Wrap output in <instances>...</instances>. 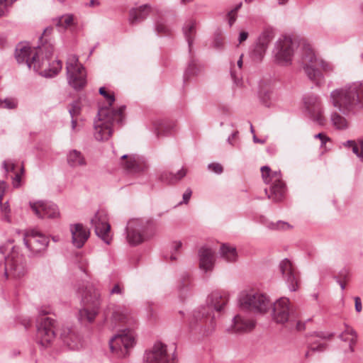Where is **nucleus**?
Here are the masks:
<instances>
[{
	"mask_svg": "<svg viewBox=\"0 0 363 363\" xmlns=\"http://www.w3.org/2000/svg\"><path fill=\"white\" fill-rule=\"evenodd\" d=\"M203 70V67L197 63L195 60L189 62L188 67L184 72V79L187 80L190 77L196 75Z\"/></svg>",
	"mask_w": 363,
	"mask_h": 363,
	"instance_id": "58836bf2",
	"label": "nucleus"
},
{
	"mask_svg": "<svg viewBox=\"0 0 363 363\" xmlns=\"http://www.w3.org/2000/svg\"><path fill=\"white\" fill-rule=\"evenodd\" d=\"M99 92L107 100L108 106H111L115 101L114 95L113 94L107 92L104 87H101L99 90Z\"/></svg>",
	"mask_w": 363,
	"mask_h": 363,
	"instance_id": "de8ad7c7",
	"label": "nucleus"
},
{
	"mask_svg": "<svg viewBox=\"0 0 363 363\" xmlns=\"http://www.w3.org/2000/svg\"><path fill=\"white\" fill-rule=\"evenodd\" d=\"M239 302L242 308L260 313L266 312L271 306L269 298L264 294L254 291L242 293Z\"/></svg>",
	"mask_w": 363,
	"mask_h": 363,
	"instance_id": "f8f14e48",
	"label": "nucleus"
},
{
	"mask_svg": "<svg viewBox=\"0 0 363 363\" xmlns=\"http://www.w3.org/2000/svg\"><path fill=\"white\" fill-rule=\"evenodd\" d=\"M121 106L118 110L113 111L109 108H101L98 111V121L94 122V137L97 140H108L112 135V125L114 123L121 124L124 119L123 110Z\"/></svg>",
	"mask_w": 363,
	"mask_h": 363,
	"instance_id": "7ed1b4c3",
	"label": "nucleus"
},
{
	"mask_svg": "<svg viewBox=\"0 0 363 363\" xmlns=\"http://www.w3.org/2000/svg\"><path fill=\"white\" fill-rule=\"evenodd\" d=\"M317 66L320 67V72H324L326 75H330L335 71V65L329 61H326L320 58L317 62ZM323 74V73H322Z\"/></svg>",
	"mask_w": 363,
	"mask_h": 363,
	"instance_id": "ea45409f",
	"label": "nucleus"
},
{
	"mask_svg": "<svg viewBox=\"0 0 363 363\" xmlns=\"http://www.w3.org/2000/svg\"><path fill=\"white\" fill-rule=\"evenodd\" d=\"M314 138H318L320 140L321 146L324 145L329 140V138L322 133L315 135Z\"/></svg>",
	"mask_w": 363,
	"mask_h": 363,
	"instance_id": "864d4df0",
	"label": "nucleus"
},
{
	"mask_svg": "<svg viewBox=\"0 0 363 363\" xmlns=\"http://www.w3.org/2000/svg\"><path fill=\"white\" fill-rule=\"evenodd\" d=\"M66 73L68 84L74 89H82L86 83L84 67L79 63L78 56L69 55L66 61Z\"/></svg>",
	"mask_w": 363,
	"mask_h": 363,
	"instance_id": "1a4fd4ad",
	"label": "nucleus"
},
{
	"mask_svg": "<svg viewBox=\"0 0 363 363\" xmlns=\"http://www.w3.org/2000/svg\"><path fill=\"white\" fill-rule=\"evenodd\" d=\"M23 243L33 254L45 251L48 245V238L35 229H30L24 233Z\"/></svg>",
	"mask_w": 363,
	"mask_h": 363,
	"instance_id": "f3484780",
	"label": "nucleus"
},
{
	"mask_svg": "<svg viewBox=\"0 0 363 363\" xmlns=\"http://www.w3.org/2000/svg\"><path fill=\"white\" fill-rule=\"evenodd\" d=\"M242 64H243V62H242V55H241L240 58H239V60L237 62V66H236L239 70H241L242 67Z\"/></svg>",
	"mask_w": 363,
	"mask_h": 363,
	"instance_id": "774afa93",
	"label": "nucleus"
},
{
	"mask_svg": "<svg viewBox=\"0 0 363 363\" xmlns=\"http://www.w3.org/2000/svg\"><path fill=\"white\" fill-rule=\"evenodd\" d=\"M228 23H229V26L231 27L237 19V13H235V11H230L228 13Z\"/></svg>",
	"mask_w": 363,
	"mask_h": 363,
	"instance_id": "5fc2aeb1",
	"label": "nucleus"
},
{
	"mask_svg": "<svg viewBox=\"0 0 363 363\" xmlns=\"http://www.w3.org/2000/svg\"><path fill=\"white\" fill-rule=\"evenodd\" d=\"M122 164L124 167L132 172H142L146 171L149 164L147 160L141 156L136 155H123L121 156Z\"/></svg>",
	"mask_w": 363,
	"mask_h": 363,
	"instance_id": "4be33fe9",
	"label": "nucleus"
},
{
	"mask_svg": "<svg viewBox=\"0 0 363 363\" xmlns=\"http://www.w3.org/2000/svg\"><path fill=\"white\" fill-rule=\"evenodd\" d=\"M274 35V30L271 28H265L259 35L257 41V46L255 52H259V59H262L269 43Z\"/></svg>",
	"mask_w": 363,
	"mask_h": 363,
	"instance_id": "bb28decb",
	"label": "nucleus"
},
{
	"mask_svg": "<svg viewBox=\"0 0 363 363\" xmlns=\"http://www.w3.org/2000/svg\"><path fill=\"white\" fill-rule=\"evenodd\" d=\"M94 228L96 235L106 245H110L113 240L108 213L106 210L100 209L96 212L90 220Z\"/></svg>",
	"mask_w": 363,
	"mask_h": 363,
	"instance_id": "ddd939ff",
	"label": "nucleus"
},
{
	"mask_svg": "<svg viewBox=\"0 0 363 363\" xmlns=\"http://www.w3.org/2000/svg\"><path fill=\"white\" fill-rule=\"evenodd\" d=\"M340 338L345 342H349L350 351H353V345L357 342V335L356 332L350 327H347L344 332L340 335Z\"/></svg>",
	"mask_w": 363,
	"mask_h": 363,
	"instance_id": "f704fd0d",
	"label": "nucleus"
},
{
	"mask_svg": "<svg viewBox=\"0 0 363 363\" xmlns=\"http://www.w3.org/2000/svg\"><path fill=\"white\" fill-rule=\"evenodd\" d=\"M52 52H54V50ZM52 54L53 52H52L51 55H50L48 59H46L45 57V52H43L41 55L40 63L42 64V67L38 72L40 71V74L43 77H53L56 76L62 68V62L59 60H56L52 63L50 62V59L52 56Z\"/></svg>",
	"mask_w": 363,
	"mask_h": 363,
	"instance_id": "b1692460",
	"label": "nucleus"
},
{
	"mask_svg": "<svg viewBox=\"0 0 363 363\" xmlns=\"http://www.w3.org/2000/svg\"><path fill=\"white\" fill-rule=\"evenodd\" d=\"M289 227V225L288 223L281 222V221L278 222L277 224V228L286 229V228H288Z\"/></svg>",
	"mask_w": 363,
	"mask_h": 363,
	"instance_id": "69168bd1",
	"label": "nucleus"
},
{
	"mask_svg": "<svg viewBox=\"0 0 363 363\" xmlns=\"http://www.w3.org/2000/svg\"><path fill=\"white\" fill-rule=\"evenodd\" d=\"M69 231L72 235V243L78 249L82 248L90 237V230L82 223L71 224Z\"/></svg>",
	"mask_w": 363,
	"mask_h": 363,
	"instance_id": "5701e85b",
	"label": "nucleus"
},
{
	"mask_svg": "<svg viewBox=\"0 0 363 363\" xmlns=\"http://www.w3.org/2000/svg\"><path fill=\"white\" fill-rule=\"evenodd\" d=\"M184 34L188 42L189 46L191 47L193 43L194 36L196 33L195 22L190 21L187 23L183 28Z\"/></svg>",
	"mask_w": 363,
	"mask_h": 363,
	"instance_id": "4c0bfd02",
	"label": "nucleus"
},
{
	"mask_svg": "<svg viewBox=\"0 0 363 363\" xmlns=\"http://www.w3.org/2000/svg\"><path fill=\"white\" fill-rule=\"evenodd\" d=\"M298 56L308 78L317 85L324 82V74L318 69L317 62L320 58L313 45L306 40H302L298 45Z\"/></svg>",
	"mask_w": 363,
	"mask_h": 363,
	"instance_id": "20e7f679",
	"label": "nucleus"
},
{
	"mask_svg": "<svg viewBox=\"0 0 363 363\" xmlns=\"http://www.w3.org/2000/svg\"><path fill=\"white\" fill-rule=\"evenodd\" d=\"M248 35H249L248 32L245 31V30L240 31L239 33V35H238L239 43L240 44V43H243L244 41H245L247 39Z\"/></svg>",
	"mask_w": 363,
	"mask_h": 363,
	"instance_id": "6e6d98bb",
	"label": "nucleus"
},
{
	"mask_svg": "<svg viewBox=\"0 0 363 363\" xmlns=\"http://www.w3.org/2000/svg\"><path fill=\"white\" fill-rule=\"evenodd\" d=\"M199 267L208 272L213 269L214 264V252L208 247H201L199 252Z\"/></svg>",
	"mask_w": 363,
	"mask_h": 363,
	"instance_id": "cd10ccee",
	"label": "nucleus"
},
{
	"mask_svg": "<svg viewBox=\"0 0 363 363\" xmlns=\"http://www.w3.org/2000/svg\"><path fill=\"white\" fill-rule=\"evenodd\" d=\"M53 22L58 28L64 29L75 25L74 17L72 13H66L53 19Z\"/></svg>",
	"mask_w": 363,
	"mask_h": 363,
	"instance_id": "72a5a7b5",
	"label": "nucleus"
},
{
	"mask_svg": "<svg viewBox=\"0 0 363 363\" xmlns=\"http://www.w3.org/2000/svg\"><path fill=\"white\" fill-rule=\"evenodd\" d=\"M84 307L79 310L78 318L80 322L92 323L99 313L101 303L99 291L92 284H87L78 289Z\"/></svg>",
	"mask_w": 363,
	"mask_h": 363,
	"instance_id": "39448f33",
	"label": "nucleus"
},
{
	"mask_svg": "<svg viewBox=\"0 0 363 363\" xmlns=\"http://www.w3.org/2000/svg\"><path fill=\"white\" fill-rule=\"evenodd\" d=\"M135 344L134 333L129 329L120 331L109 340V346L112 352L118 357H125Z\"/></svg>",
	"mask_w": 363,
	"mask_h": 363,
	"instance_id": "9d476101",
	"label": "nucleus"
},
{
	"mask_svg": "<svg viewBox=\"0 0 363 363\" xmlns=\"http://www.w3.org/2000/svg\"><path fill=\"white\" fill-rule=\"evenodd\" d=\"M208 168L210 171L216 173L220 174L223 172V167L219 163H211L208 165Z\"/></svg>",
	"mask_w": 363,
	"mask_h": 363,
	"instance_id": "8fccbe9b",
	"label": "nucleus"
},
{
	"mask_svg": "<svg viewBox=\"0 0 363 363\" xmlns=\"http://www.w3.org/2000/svg\"><path fill=\"white\" fill-rule=\"evenodd\" d=\"M65 345L71 350H79L83 347V340L78 332L73 328H65L61 333Z\"/></svg>",
	"mask_w": 363,
	"mask_h": 363,
	"instance_id": "393cba45",
	"label": "nucleus"
},
{
	"mask_svg": "<svg viewBox=\"0 0 363 363\" xmlns=\"http://www.w3.org/2000/svg\"><path fill=\"white\" fill-rule=\"evenodd\" d=\"M255 323L252 319L238 315L233 319L232 332L244 333L252 330Z\"/></svg>",
	"mask_w": 363,
	"mask_h": 363,
	"instance_id": "c85d7f7f",
	"label": "nucleus"
},
{
	"mask_svg": "<svg viewBox=\"0 0 363 363\" xmlns=\"http://www.w3.org/2000/svg\"><path fill=\"white\" fill-rule=\"evenodd\" d=\"M155 231V227L152 220L132 218L126 225V239L130 245H138L152 236Z\"/></svg>",
	"mask_w": 363,
	"mask_h": 363,
	"instance_id": "0eeeda50",
	"label": "nucleus"
},
{
	"mask_svg": "<svg viewBox=\"0 0 363 363\" xmlns=\"http://www.w3.org/2000/svg\"><path fill=\"white\" fill-rule=\"evenodd\" d=\"M191 190L190 189H187L183 194V203H187L191 196Z\"/></svg>",
	"mask_w": 363,
	"mask_h": 363,
	"instance_id": "4d7b16f0",
	"label": "nucleus"
},
{
	"mask_svg": "<svg viewBox=\"0 0 363 363\" xmlns=\"http://www.w3.org/2000/svg\"><path fill=\"white\" fill-rule=\"evenodd\" d=\"M186 174V170L181 169L177 173H172L171 172L164 170L160 174L159 179L161 182L168 184H174L179 182L182 178Z\"/></svg>",
	"mask_w": 363,
	"mask_h": 363,
	"instance_id": "2f4dec72",
	"label": "nucleus"
},
{
	"mask_svg": "<svg viewBox=\"0 0 363 363\" xmlns=\"http://www.w3.org/2000/svg\"><path fill=\"white\" fill-rule=\"evenodd\" d=\"M53 50V43L51 40L46 41L42 45L37 48H31L24 43H19L16 49L15 57L19 64H25L34 71L38 72L42 67L40 57L43 52H45L46 59L51 55Z\"/></svg>",
	"mask_w": 363,
	"mask_h": 363,
	"instance_id": "f03ea898",
	"label": "nucleus"
},
{
	"mask_svg": "<svg viewBox=\"0 0 363 363\" xmlns=\"http://www.w3.org/2000/svg\"><path fill=\"white\" fill-rule=\"evenodd\" d=\"M182 245V244L180 241H175L172 243V248L173 250V252H172V255H170V259L172 260H174L177 259V255H175V252L180 250Z\"/></svg>",
	"mask_w": 363,
	"mask_h": 363,
	"instance_id": "09e8293b",
	"label": "nucleus"
},
{
	"mask_svg": "<svg viewBox=\"0 0 363 363\" xmlns=\"http://www.w3.org/2000/svg\"><path fill=\"white\" fill-rule=\"evenodd\" d=\"M17 0H0V18L5 16L8 8Z\"/></svg>",
	"mask_w": 363,
	"mask_h": 363,
	"instance_id": "a18cd8bd",
	"label": "nucleus"
},
{
	"mask_svg": "<svg viewBox=\"0 0 363 363\" xmlns=\"http://www.w3.org/2000/svg\"><path fill=\"white\" fill-rule=\"evenodd\" d=\"M145 363H177L173 354L168 351L167 346L160 342H156L152 348L146 352Z\"/></svg>",
	"mask_w": 363,
	"mask_h": 363,
	"instance_id": "dca6fc26",
	"label": "nucleus"
},
{
	"mask_svg": "<svg viewBox=\"0 0 363 363\" xmlns=\"http://www.w3.org/2000/svg\"><path fill=\"white\" fill-rule=\"evenodd\" d=\"M155 28L157 34L167 35L170 31L169 27L166 25L164 20L162 18L155 21Z\"/></svg>",
	"mask_w": 363,
	"mask_h": 363,
	"instance_id": "79ce46f5",
	"label": "nucleus"
},
{
	"mask_svg": "<svg viewBox=\"0 0 363 363\" xmlns=\"http://www.w3.org/2000/svg\"><path fill=\"white\" fill-rule=\"evenodd\" d=\"M3 167L7 173L9 171H13L14 169L15 165L12 161L7 160L3 162Z\"/></svg>",
	"mask_w": 363,
	"mask_h": 363,
	"instance_id": "603ef678",
	"label": "nucleus"
},
{
	"mask_svg": "<svg viewBox=\"0 0 363 363\" xmlns=\"http://www.w3.org/2000/svg\"><path fill=\"white\" fill-rule=\"evenodd\" d=\"M16 106L17 102L13 99L6 98L4 100L0 99V108L13 109L15 108Z\"/></svg>",
	"mask_w": 363,
	"mask_h": 363,
	"instance_id": "49530a36",
	"label": "nucleus"
},
{
	"mask_svg": "<svg viewBox=\"0 0 363 363\" xmlns=\"http://www.w3.org/2000/svg\"><path fill=\"white\" fill-rule=\"evenodd\" d=\"M29 206L35 215L41 219H55L60 218V213L57 206L50 201H30Z\"/></svg>",
	"mask_w": 363,
	"mask_h": 363,
	"instance_id": "aec40b11",
	"label": "nucleus"
},
{
	"mask_svg": "<svg viewBox=\"0 0 363 363\" xmlns=\"http://www.w3.org/2000/svg\"><path fill=\"white\" fill-rule=\"evenodd\" d=\"M54 320L48 317L41 318L37 325V337L39 343L47 347L55 338Z\"/></svg>",
	"mask_w": 363,
	"mask_h": 363,
	"instance_id": "412c9836",
	"label": "nucleus"
},
{
	"mask_svg": "<svg viewBox=\"0 0 363 363\" xmlns=\"http://www.w3.org/2000/svg\"><path fill=\"white\" fill-rule=\"evenodd\" d=\"M2 194H0V206L1 211L2 213V219L8 223L11 222V219L10 217V208L8 203V201L4 203V204L1 203L2 201Z\"/></svg>",
	"mask_w": 363,
	"mask_h": 363,
	"instance_id": "c03bdc74",
	"label": "nucleus"
},
{
	"mask_svg": "<svg viewBox=\"0 0 363 363\" xmlns=\"http://www.w3.org/2000/svg\"><path fill=\"white\" fill-rule=\"evenodd\" d=\"M79 108L77 107V106L76 104H73L72 108L69 110V112L72 118L74 116H76L79 113Z\"/></svg>",
	"mask_w": 363,
	"mask_h": 363,
	"instance_id": "680f3d73",
	"label": "nucleus"
},
{
	"mask_svg": "<svg viewBox=\"0 0 363 363\" xmlns=\"http://www.w3.org/2000/svg\"><path fill=\"white\" fill-rule=\"evenodd\" d=\"M332 105L345 115L363 107V83L355 82L333 90L330 95Z\"/></svg>",
	"mask_w": 363,
	"mask_h": 363,
	"instance_id": "f257e3e1",
	"label": "nucleus"
},
{
	"mask_svg": "<svg viewBox=\"0 0 363 363\" xmlns=\"http://www.w3.org/2000/svg\"><path fill=\"white\" fill-rule=\"evenodd\" d=\"M67 163L72 168H77L85 167L86 165V160L80 151L71 150L67 154Z\"/></svg>",
	"mask_w": 363,
	"mask_h": 363,
	"instance_id": "7c9ffc66",
	"label": "nucleus"
},
{
	"mask_svg": "<svg viewBox=\"0 0 363 363\" xmlns=\"http://www.w3.org/2000/svg\"><path fill=\"white\" fill-rule=\"evenodd\" d=\"M323 350V345L322 344H318L317 346L315 345H311V350L314 351H322Z\"/></svg>",
	"mask_w": 363,
	"mask_h": 363,
	"instance_id": "0e129e2a",
	"label": "nucleus"
},
{
	"mask_svg": "<svg viewBox=\"0 0 363 363\" xmlns=\"http://www.w3.org/2000/svg\"><path fill=\"white\" fill-rule=\"evenodd\" d=\"M111 313V319L115 325L116 323H130L133 319L130 311L124 306L114 305L108 308L107 315Z\"/></svg>",
	"mask_w": 363,
	"mask_h": 363,
	"instance_id": "a878e982",
	"label": "nucleus"
},
{
	"mask_svg": "<svg viewBox=\"0 0 363 363\" xmlns=\"http://www.w3.org/2000/svg\"><path fill=\"white\" fill-rule=\"evenodd\" d=\"M272 317L277 323L296 324L299 329L297 314L287 298H281L274 303Z\"/></svg>",
	"mask_w": 363,
	"mask_h": 363,
	"instance_id": "9b49d317",
	"label": "nucleus"
},
{
	"mask_svg": "<svg viewBox=\"0 0 363 363\" xmlns=\"http://www.w3.org/2000/svg\"><path fill=\"white\" fill-rule=\"evenodd\" d=\"M179 298L182 302L191 294V286L190 281L186 279H184L178 286Z\"/></svg>",
	"mask_w": 363,
	"mask_h": 363,
	"instance_id": "c9c22d12",
	"label": "nucleus"
},
{
	"mask_svg": "<svg viewBox=\"0 0 363 363\" xmlns=\"http://www.w3.org/2000/svg\"><path fill=\"white\" fill-rule=\"evenodd\" d=\"M348 276H349V272L347 269H344L342 270H341L339 273V275L337 276L336 277H338L339 279L342 280H346L347 278H348Z\"/></svg>",
	"mask_w": 363,
	"mask_h": 363,
	"instance_id": "13d9d810",
	"label": "nucleus"
},
{
	"mask_svg": "<svg viewBox=\"0 0 363 363\" xmlns=\"http://www.w3.org/2000/svg\"><path fill=\"white\" fill-rule=\"evenodd\" d=\"M355 301V310L357 312H360L362 311V303L359 297L354 298Z\"/></svg>",
	"mask_w": 363,
	"mask_h": 363,
	"instance_id": "052dcab7",
	"label": "nucleus"
},
{
	"mask_svg": "<svg viewBox=\"0 0 363 363\" xmlns=\"http://www.w3.org/2000/svg\"><path fill=\"white\" fill-rule=\"evenodd\" d=\"M21 175L18 174H16V176L13 179V186L15 188L19 187L20 184H21Z\"/></svg>",
	"mask_w": 363,
	"mask_h": 363,
	"instance_id": "bf43d9fd",
	"label": "nucleus"
},
{
	"mask_svg": "<svg viewBox=\"0 0 363 363\" xmlns=\"http://www.w3.org/2000/svg\"><path fill=\"white\" fill-rule=\"evenodd\" d=\"M27 272L25 257L13 251L10 255L5 257V276L15 279L23 277Z\"/></svg>",
	"mask_w": 363,
	"mask_h": 363,
	"instance_id": "4468645a",
	"label": "nucleus"
},
{
	"mask_svg": "<svg viewBox=\"0 0 363 363\" xmlns=\"http://www.w3.org/2000/svg\"><path fill=\"white\" fill-rule=\"evenodd\" d=\"M267 151L269 155H273L277 152V147L274 145H271L267 148Z\"/></svg>",
	"mask_w": 363,
	"mask_h": 363,
	"instance_id": "e2e57ef3",
	"label": "nucleus"
},
{
	"mask_svg": "<svg viewBox=\"0 0 363 363\" xmlns=\"http://www.w3.org/2000/svg\"><path fill=\"white\" fill-rule=\"evenodd\" d=\"M230 76L235 84L237 86L241 85V70H239L234 64L230 65Z\"/></svg>",
	"mask_w": 363,
	"mask_h": 363,
	"instance_id": "37998d69",
	"label": "nucleus"
},
{
	"mask_svg": "<svg viewBox=\"0 0 363 363\" xmlns=\"http://www.w3.org/2000/svg\"><path fill=\"white\" fill-rule=\"evenodd\" d=\"M227 301L226 297L223 296L220 292H212L206 298V304L199 307L193 311L190 324L192 325L197 323H206L209 321L213 330L214 328V317H211V313L213 311H221Z\"/></svg>",
	"mask_w": 363,
	"mask_h": 363,
	"instance_id": "423d86ee",
	"label": "nucleus"
},
{
	"mask_svg": "<svg viewBox=\"0 0 363 363\" xmlns=\"http://www.w3.org/2000/svg\"><path fill=\"white\" fill-rule=\"evenodd\" d=\"M124 293V288L120 284H116L110 290V294H119L122 295Z\"/></svg>",
	"mask_w": 363,
	"mask_h": 363,
	"instance_id": "3c124183",
	"label": "nucleus"
},
{
	"mask_svg": "<svg viewBox=\"0 0 363 363\" xmlns=\"http://www.w3.org/2000/svg\"><path fill=\"white\" fill-rule=\"evenodd\" d=\"M294 43L291 38L284 36L275 43L273 53L277 63L287 65L291 63L294 55Z\"/></svg>",
	"mask_w": 363,
	"mask_h": 363,
	"instance_id": "2eb2a0df",
	"label": "nucleus"
},
{
	"mask_svg": "<svg viewBox=\"0 0 363 363\" xmlns=\"http://www.w3.org/2000/svg\"><path fill=\"white\" fill-rule=\"evenodd\" d=\"M238 135V132H234L233 133L230 135L228 136V139H227V142L230 144V145H233V140L234 138H235V137L237 136Z\"/></svg>",
	"mask_w": 363,
	"mask_h": 363,
	"instance_id": "338daca9",
	"label": "nucleus"
},
{
	"mask_svg": "<svg viewBox=\"0 0 363 363\" xmlns=\"http://www.w3.org/2000/svg\"><path fill=\"white\" fill-rule=\"evenodd\" d=\"M150 6L148 4L142 5L138 8L131 9L129 11V22L130 24L142 22L149 15Z\"/></svg>",
	"mask_w": 363,
	"mask_h": 363,
	"instance_id": "c756f323",
	"label": "nucleus"
},
{
	"mask_svg": "<svg viewBox=\"0 0 363 363\" xmlns=\"http://www.w3.org/2000/svg\"><path fill=\"white\" fill-rule=\"evenodd\" d=\"M261 172L264 182L267 184H272L270 194L265 189L268 199L274 202L281 201L285 196L286 186L281 179V172H272L268 166H263L261 167Z\"/></svg>",
	"mask_w": 363,
	"mask_h": 363,
	"instance_id": "6e6552de",
	"label": "nucleus"
},
{
	"mask_svg": "<svg viewBox=\"0 0 363 363\" xmlns=\"http://www.w3.org/2000/svg\"><path fill=\"white\" fill-rule=\"evenodd\" d=\"M304 108L309 117L318 125L325 123V118L323 116L321 102L317 95L309 94L303 98Z\"/></svg>",
	"mask_w": 363,
	"mask_h": 363,
	"instance_id": "6ab92c4d",
	"label": "nucleus"
},
{
	"mask_svg": "<svg viewBox=\"0 0 363 363\" xmlns=\"http://www.w3.org/2000/svg\"><path fill=\"white\" fill-rule=\"evenodd\" d=\"M333 125L337 129H345L348 126L347 120L337 113H333L330 116Z\"/></svg>",
	"mask_w": 363,
	"mask_h": 363,
	"instance_id": "a19ab883",
	"label": "nucleus"
},
{
	"mask_svg": "<svg viewBox=\"0 0 363 363\" xmlns=\"http://www.w3.org/2000/svg\"><path fill=\"white\" fill-rule=\"evenodd\" d=\"M344 145L352 148V152L363 161V141L356 143L354 140H347L344 143Z\"/></svg>",
	"mask_w": 363,
	"mask_h": 363,
	"instance_id": "e433bc0d",
	"label": "nucleus"
},
{
	"mask_svg": "<svg viewBox=\"0 0 363 363\" xmlns=\"http://www.w3.org/2000/svg\"><path fill=\"white\" fill-rule=\"evenodd\" d=\"M220 254L221 257L228 262H234L238 259L236 248L228 244H223L221 246Z\"/></svg>",
	"mask_w": 363,
	"mask_h": 363,
	"instance_id": "473e14b6",
	"label": "nucleus"
},
{
	"mask_svg": "<svg viewBox=\"0 0 363 363\" xmlns=\"http://www.w3.org/2000/svg\"><path fill=\"white\" fill-rule=\"evenodd\" d=\"M279 270L289 289L296 291L300 284V276L293 262L287 258L282 259L279 264Z\"/></svg>",
	"mask_w": 363,
	"mask_h": 363,
	"instance_id": "a211bd4d",
	"label": "nucleus"
}]
</instances>
